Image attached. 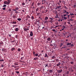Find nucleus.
Listing matches in <instances>:
<instances>
[{
  "label": "nucleus",
  "mask_w": 76,
  "mask_h": 76,
  "mask_svg": "<svg viewBox=\"0 0 76 76\" xmlns=\"http://www.w3.org/2000/svg\"><path fill=\"white\" fill-rule=\"evenodd\" d=\"M23 58H23V57H22L21 58V60H23Z\"/></svg>",
  "instance_id": "46"
},
{
  "label": "nucleus",
  "mask_w": 76,
  "mask_h": 76,
  "mask_svg": "<svg viewBox=\"0 0 76 76\" xmlns=\"http://www.w3.org/2000/svg\"><path fill=\"white\" fill-rule=\"evenodd\" d=\"M13 17V18H15L16 16L15 15H14Z\"/></svg>",
  "instance_id": "51"
},
{
  "label": "nucleus",
  "mask_w": 76,
  "mask_h": 76,
  "mask_svg": "<svg viewBox=\"0 0 76 76\" xmlns=\"http://www.w3.org/2000/svg\"><path fill=\"white\" fill-rule=\"evenodd\" d=\"M70 16H72V15H74V14H73L72 13H70Z\"/></svg>",
  "instance_id": "28"
},
{
  "label": "nucleus",
  "mask_w": 76,
  "mask_h": 76,
  "mask_svg": "<svg viewBox=\"0 0 76 76\" xmlns=\"http://www.w3.org/2000/svg\"><path fill=\"white\" fill-rule=\"evenodd\" d=\"M25 20L26 21H27V20H28V18H26L25 19Z\"/></svg>",
  "instance_id": "56"
},
{
  "label": "nucleus",
  "mask_w": 76,
  "mask_h": 76,
  "mask_svg": "<svg viewBox=\"0 0 76 76\" xmlns=\"http://www.w3.org/2000/svg\"><path fill=\"white\" fill-rule=\"evenodd\" d=\"M18 9H19V8H18V7H17L13 10V11H16V10H18Z\"/></svg>",
  "instance_id": "6"
},
{
  "label": "nucleus",
  "mask_w": 76,
  "mask_h": 76,
  "mask_svg": "<svg viewBox=\"0 0 76 76\" xmlns=\"http://www.w3.org/2000/svg\"><path fill=\"white\" fill-rule=\"evenodd\" d=\"M17 74H18V73H19V72H17V71H16L15 72Z\"/></svg>",
  "instance_id": "49"
},
{
  "label": "nucleus",
  "mask_w": 76,
  "mask_h": 76,
  "mask_svg": "<svg viewBox=\"0 0 76 76\" xmlns=\"http://www.w3.org/2000/svg\"><path fill=\"white\" fill-rule=\"evenodd\" d=\"M63 71V70L62 69H58L57 70V72L58 73H61Z\"/></svg>",
  "instance_id": "3"
},
{
  "label": "nucleus",
  "mask_w": 76,
  "mask_h": 76,
  "mask_svg": "<svg viewBox=\"0 0 76 76\" xmlns=\"http://www.w3.org/2000/svg\"><path fill=\"white\" fill-rule=\"evenodd\" d=\"M42 8H44V7H43V6H42L40 8V9H42Z\"/></svg>",
  "instance_id": "34"
},
{
  "label": "nucleus",
  "mask_w": 76,
  "mask_h": 76,
  "mask_svg": "<svg viewBox=\"0 0 76 76\" xmlns=\"http://www.w3.org/2000/svg\"><path fill=\"white\" fill-rule=\"evenodd\" d=\"M8 10L9 11V12H11V11H12V10H11V9H9Z\"/></svg>",
  "instance_id": "54"
},
{
  "label": "nucleus",
  "mask_w": 76,
  "mask_h": 76,
  "mask_svg": "<svg viewBox=\"0 0 76 76\" xmlns=\"http://www.w3.org/2000/svg\"><path fill=\"white\" fill-rule=\"evenodd\" d=\"M60 65V63L59 62V63H58V64H57V66H59Z\"/></svg>",
  "instance_id": "18"
},
{
  "label": "nucleus",
  "mask_w": 76,
  "mask_h": 76,
  "mask_svg": "<svg viewBox=\"0 0 76 76\" xmlns=\"http://www.w3.org/2000/svg\"><path fill=\"white\" fill-rule=\"evenodd\" d=\"M63 16H66V14H65Z\"/></svg>",
  "instance_id": "64"
},
{
  "label": "nucleus",
  "mask_w": 76,
  "mask_h": 76,
  "mask_svg": "<svg viewBox=\"0 0 76 76\" xmlns=\"http://www.w3.org/2000/svg\"><path fill=\"white\" fill-rule=\"evenodd\" d=\"M25 4V3H23L22 4V5H24Z\"/></svg>",
  "instance_id": "63"
},
{
  "label": "nucleus",
  "mask_w": 76,
  "mask_h": 76,
  "mask_svg": "<svg viewBox=\"0 0 76 76\" xmlns=\"http://www.w3.org/2000/svg\"><path fill=\"white\" fill-rule=\"evenodd\" d=\"M31 40H33V38H32V37H31Z\"/></svg>",
  "instance_id": "60"
},
{
  "label": "nucleus",
  "mask_w": 76,
  "mask_h": 76,
  "mask_svg": "<svg viewBox=\"0 0 76 76\" xmlns=\"http://www.w3.org/2000/svg\"><path fill=\"white\" fill-rule=\"evenodd\" d=\"M15 38H18V35H16V36H15Z\"/></svg>",
  "instance_id": "58"
},
{
  "label": "nucleus",
  "mask_w": 76,
  "mask_h": 76,
  "mask_svg": "<svg viewBox=\"0 0 76 76\" xmlns=\"http://www.w3.org/2000/svg\"><path fill=\"white\" fill-rule=\"evenodd\" d=\"M1 66L2 67H4V65L3 64H1Z\"/></svg>",
  "instance_id": "55"
},
{
  "label": "nucleus",
  "mask_w": 76,
  "mask_h": 76,
  "mask_svg": "<svg viewBox=\"0 0 76 76\" xmlns=\"http://www.w3.org/2000/svg\"><path fill=\"white\" fill-rule=\"evenodd\" d=\"M34 60H37V58H34Z\"/></svg>",
  "instance_id": "31"
},
{
  "label": "nucleus",
  "mask_w": 76,
  "mask_h": 76,
  "mask_svg": "<svg viewBox=\"0 0 76 76\" xmlns=\"http://www.w3.org/2000/svg\"><path fill=\"white\" fill-rule=\"evenodd\" d=\"M41 59L42 60H44V58H43V57H42V58H41Z\"/></svg>",
  "instance_id": "47"
},
{
  "label": "nucleus",
  "mask_w": 76,
  "mask_h": 76,
  "mask_svg": "<svg viewBox=\"0 0 76 76\" xmlns=\"http://www.w3.org/2000/svg\"><path fill=\"white\" fill-rule=\"evenodd\" d=\"M64 18L65 20L67 19V18L64 17Z\"/></svg>",
  "instance_id": "43"
},
{
  "label": "nucleus",
  "mask_w": 76,
  "mask_h": 76,
  "mask_svg": "<svg viewBox=\"0 0 76 76\" xmlns=\"http://www.w3.org/2000/svg\"><path fill=\"white\" fill-rule=\"evenodd\" d=\"M39 22H40V20H39L37 21H36V24L37 25H39Z\"/></svg>",
  "instance_id": "4"
},
{
  "label": "nucleus",
  "mask_w": 76,
  "mask_h": 76,
  "mask_svg": "<svg viewBox=\"0 0 76 76\" xmlns=\"http://www.w3.org/2000/svg\"><path fill=\"white\" fill-rule=\"evenodd\" d=\"M71 64H73V61H72L71 62Z\"/></svg>",
  "instance_id": "59"
},
{
  "label": "nucleus",
  "mask_w": 76,
  "mask_h": 76,
  "mask_svg": "<svg viewBox=\"0 0 76 76\" xmlns=\"http://www.w3.org/2000/svg\"><path fill=\"white\" fill-rule=\"evenodd\" d=\"M15 31H16V32H18V31H19V28H16L15 29Z\"/></svg>",
  "instance_id": "8"
},
{
  "label": "nucleus",
  "mask_w": 76,
  "mask_h": 76,
  "mask_svg": "<svg viewBox=\"0 0 76 76\" xmlns=\"http://www.w3.org/2000/svg\"><path fill=\"white\" fill-rule=\"evenodd\" d=\"M66 74H69V71H67L66 72Z\"/></svg>",
  "instance_id": "24"
},
{
  "label": "nucleus",
  "mask_w": 76,
  "mask_h": 76,
  "mask_svg": "<svg viewBox=\"0 0 76 76\" xmlns=\"http://www.w3.org/2000/svg\"><path fill=\"white\" fill-rule=\"evenodd\" d=\"M63 48H66V46L65 45H64L63 46Z\"/></svg>",
  "instance_id": "25"
},
{
  "label": "nucleus",
  "mask_w": 76,
  "mask_h": 76,
  "mask_svg": "<svg viewBox=\"0 0 76 76\" xmlns=\"http://www.w3.org/2000/svg\"><path fill=\"white\" fill-rule=\"evenodd\" d=\"M15 48H11V50L12 51H13L14 50H15Z\"/></svg>",
  "instance_id": "14"
},
{
  "label": "nucleus",
  "mask_w": 76,
  "mask_h": 76,
  "mask_svg": "<svg viewBox=\"0 0 76 76\" xmlns=\"http://www.w3.org/2000/svg\"><path fill=\"white\" fill-rule=\"evenodd\" d=\"M31 17L28 15H27V16L26 17V18H30Z\"/></svg>",
  "instance_id": "10"
},
{
  "label": "nucleus",
  "mask_w": 76,
  "mask_h": 76,
  "mask_svg": "<svg viewBox=\"0 0 76 76\" xmlns=\"http://www.w3.org/2000/svg\"><path fill=\"white\" fill-rule=\"evenodd\" d=\"M68 24H70V22H68Z\"/></svg>",
  "instance_id": "62"
},
{
  "label": "nucleus",
  "mask_w": 76,
  "mask_h": 76,
  "mask_svg": "<svg viewBox=\"0 0 76 76\" xmlns=\"http://www.w3.org/2000/svg\"><path fill=\"white\" fill-rule=\"evenodd\" d=\"M40 5V3H39V2L37 3V5H38V6H39Z\"/></svg>",
  "instance_id": "40"
},
{
  "label": "nucleus",
  "mask_w": 76,
  "mask_h": 76,
  "mask_svg": "<svg viewBox=\"0 0 76 76\" xmlns=\"http://www.w3.org/2000/svg\"><path fill=\"white\" fill-rule=\"evenodd\" d=\"M36 12H38V8H37L36 10Z\"/></svg>",
  "instance_id": "42"
},
{
  "label": "nucleus",
  "mask_w": 76,
  "mask_h": 76,
  "mask_svg": "<svg viewBox=\"0 0 76 76\" xmlns=\"http://www.w3.org/2000/svg\"><path fill=\"white\" fill-rule=\"evenodd\" d=\"M69 45H70L69 44V42L67 43V46H69Z\"/></svg>",
  "instance_id": "38"
},
{
  "label": "nucleus",
  "mask_w": 76,
  "mask_h": 76,
  "mask_svg": "<svg viewBox=\"0 0 76 76\" xmlns=\"http://www.w3.org/2000/svg\"><path fill=\"white\" fill-rule=\"evenodd\" d=\"M52 58L53 59H54V58H56V56H53L52 57Z\"/></svg>",
  "instance_id": "20"
},
{
  "label": "nucleus",
  "mask_w": 76,
  "mask_h": 76,
  "mask_svg": "<svg viewBox=\"0 0 76 76\" xmlns=\"http://www.w3.org/2000/svg\"><path fill=\"white\" fill-rule=\"evenodd\" d=\"M54 13H55V14H57V11L56 10L54 11Z\"/></svg>",
  "instance_id": "21"
},
{
  "label": "nucleus",
  "mask_w": 76,
  "mask_h": 76,
  "mask_svg": "<svg viewBox=\"0 0 76 76\" xmlns=\"http://www.w3.org/2000/svg\"><path fill=\"white\" fill-rule=\"evenodd\" d=\"M23 29L24 31H26L27 32L28 31L27 30H26V28H23Z\"/></svg>",
  "instance_id": "19"
},
{
  "label": "nucleus",
  "mask_w": 76,
  "mask_h": 76,
  "mask_svg": "<svg viewBox=\"0 0 76 76\" xmlns=\"http://www.w3.org/2000/svg\"><path fill=\"white\" fill-rule=\"evenodd\" d=\"M64 9H67V8L66 6H65V7H64Z\"/></svg>",
  "instance_id": "44"
},
{
  "label": "nucleus",
  "mask_w": 76,
  "mask_h": 76,
  "mask_svg": "<svg viewBox=\"0 0 76 76\" xmlns=\"http://www.w3.org/2000/svg\"><path fill=\"white\" fill-rule=\"evenodd\" d=\"M65 12H64V13H66L67 12V11L66 10H64Z\"/></svg>",
  "instance_id": "50"
},
{
  "label": "nucleus",
  "mask_w": 76,
  "mask_h": 76,
  "mask_svg": "<svg viewBox=\"0 0 76 76\" xmlns=\"http://www.w3.org/2000/svg\"><path fill=\"white\" fill-rule=\"evenodd\" d=\"M31 19H34V16H32L31 17Z\"/></svg>",
  "instance_id": "37"
},
{
  "label": "nucleus",
  "mask_w": 76,
  "mask_h": 76,
  "mask_svg": "<svg viewBox=\"0 0 76 76\" xmlns=\"http://www.w3.org/2000/svg\"><path fill=\"white\" fill-rule=\"evenodd\" d=\"M63 45V43H61V46H62V45Z\"/></svg>",
  "instance_id": "48"
},
{
  "label": "nucleus",
  "mask_w": 76,
  "mask_h": 76,
  "mask_svg": "<svg viewBox=\"0 0 76 76\" xmlns=\"http://www.w3.org/2000/svg\"><path fill=\"white\" fill-rule=\"evenodd\" d=\"M61 6H58L57 7V10L58 12H60V10H61Z\"/></svg>",
  "instance_id": "1"
},
{
  "label": "nucleus",
  "mask_w": 76,
  "mask_h": 76,
  "mask_svg": "<svg viewBox=\"0 0 76 76\" xmlns=\"http://www.w3.org/2000/svg\"><path fill=\"white\" fill-rule=\"evenodd\" d=\"M15 70H19V68H17L15 69Z\"/></svg>",
  "instance_id": "52"
},
{
  "label": "nucleus",
  "mask_w": 76,
  "mask_h": 76,
  "mask_svg": "<svg viewBox=\"0 0 76 76\" xmlns=\"http://www.w3.org/2000/svg\"><path fill=\"white\" fill-rule=\"evenodd\" d=\"M6 7V5H4L3 6V7Z\"/></svg>",
  "instance_id": "32"
},
{
  "label": "nucleus",
  "mask_w": 76,
  "mask_h": 76,
  "mask_svg": "<svg viewBox=\"0 0 76 76\" xmlns=\"http://www.w3.org/2000/svg\"><path fill=\"white\" fill-rule=\"evenodd\" d=\"M17 67H19V66H14V68L15 69V68H17Z\"/></svg>",
  "instance_id": "36"
},
{
  "label": "nucleus",
  "mask_w": 76,
  "mask_h": 76,
  "mask_svg": "<svg viewBox=\"0 0 76 76\" xmlns=\"http://www.w3.org/2000/svg\"><path fill=\"white\" fill-rule=\"evenodd\" d=\"M59 3H61V0H59Z\"/></svg>",
  "instance_id": "61"
},
{
  "label": "nucleus",
  "mask_w": 76,
  "mask_h": 76,
  "mask_svg": "<svg viewBox=\"0 0 76 76\" xmlns=\"http://www.w3.org/2000/svg\"><path fill=\"white\" fill-rule=\"evenodd\" d=\"M70 46H71V47H74V45H73V44H71Z\"/></svg>",
  "instance_id": "16"
},
{
  "label": "nucleus",
  "mask_w": 76,
  "mask_h": 76,
  "mask_svg": "<svg viewBox=\"0 0 76 76\" xmlns=\"http://www.w3.org/2000/svg\"><path fill=\"white\" fill-rule=\"evenodd\" d=\"M33 32H32V31H31L30 32V36H29V37H32L33 36Z\"/></svg>",
  "instance_id": "5"
},
{
  "label": "nucleus",
  "mask_w": 76,
  "mask_h": 76,
  "mask_svg": "<svg viewBox=\"0 0 76 76\" xmlns=\"http://www.w3.org/2000/svg\"><path fill=\"white\" fill-rule=\"evenodd\" d=\"M56 25H58V22H56Z\"/></svg>",
  "instance_id": "23"
},
{
  "label": "nucleus",
  "mask_w": 76,
  "mask_h": 76,
  "mask_svg": "<svg viewBox=\"0 0 76 76\" xmlns=\"http://www.w3.org/2000/svg\"><path fill=\"white\" fill-rule=\"evenodd\" d=\"M18 51H19V52L20 51V48L18 49Z\"/></svg>",
  "instance_id": "29"
},
{
  "label": "nucleus",
  "mask_w": 76,
  "mask_h": 76,
  "mask_svg": "<svg viewBox=\"0 0 76 76\" xmlns=\"http://www.w3.org/2000/svg\"><path fill=\"white\" fill-rule=\"evenodd\" d=\"M50 19H51V20H50V22L51 23H52L53 21V19L51 18H50Z\"/></svg>",
  "instance_id": "7"
},
{
  "label": "nucleus",
  "mask_w": 76,
  "mask_h": 76,
  "mask_svg": "<svg viewBox=\"0 0 76 76\" xmlns=\"http://www.w3.org/2000/svg\"><path fill=\"white\" fill-rule=\"evenodd\" d=\"M4 4H7V5H8V4H10V3L9 2H8L7 1H5L4 2Z\"/></svg>",
  "instance_id": "2"
},
{
  "label": "nucleus",
  "mask_w": 76,
  "mask_h": 76,
  "mask_svg": "<svg viewBox=\"0 0 76 76\" xmlns=\"http://www.w3.org/2000/svg\"><path fill=\"white\" fill-rule=\"evenodd\" d=\"M39 19H42V18H41V17L40 16H39L38 18Z\"/></svg>",
  "instance_id": "39"
},
{
  "label": "nucleus",
  "mask_w": 76,
  "mask_h": 76,
  "mask_svg": "<svg viewBox=\"0 0 76 76\" xmlns=\"http://www.w3.org/2000/svg\"><path fill=\"white\" fill-rule=\"evenodd\" d=\"M3 42H0V45H3Z\"/></svg>",
  "instance_id": "15"
},
{
  "label": "nucleus",
  "mask_w": 76,
  "mask_h": 76,
  "mask_svg": "<svg viewBox=\"0 0 76 76\" xmlns=\"http://www.w3.org/2000/svg\"><path fill=\"white\" fill-rule=\"evenodd\" d=\"M39 13H37V16H39Z\"/></svg>",
  "instance_id": "30"
},
{
  "label": "nucleus",
  "mask_w": 76,
  "mask_h": 76,
  "mask_svg": "<svg viewBox=\"0 0 76 76\" xmlns=\"http://www.w3.org/2000/svg\"><path fill=\"white\" fill-rule=\"evenodd\" d=\"M49 72L50 73H53V70L50 69L49 70Z\"/></svg>",
  "instance_id": "13"
},
{
  "label": "nucleus",
  "mask_w": 76,
  "mask_h": 76,
  "mask_svg": "<svg viewBox=\"0 0 76 76\" xmlns=\"http://www.w3.org/2000/svg\"><path fill=\"white\" fill-rule=\"evenodd\" d=\"M2 9L4 10H6V7L3 8Z\"/></svg>",
  "instance_id": "45"
},
{
  "label": "nucleus",
  "mask_w": 76,
  "mask_h": 76,
  "mask_svg": "<svg viewBox=\"0 0 76 76\" xmlns=\"http://www.w3.org/2000/svg\"><path fill=\"white\" fill-rule=\"evenodd\" d=\"M48 19V17H45V20H47V19Z\"/></svg>",
  "instance_id": "11"
},
{
  "label": "nucleus",
  "mask_w": 76,
  "mask_h": 76,
  "mask_svg": "<svg viewBox=\"0 0 76 76\" xmlns=\"http://www.w3.org/2000/svg\"><path fill=\"white\" fill-rule=\"evenodd\" d=\"M47 40L48 41H50V40H51V38L50 37H48L47 38Z\"/></svg>",
  "instance_id": "9"
},
{
  "label": "nucleus",
  "mask_w": 76,
  "mask_h": 76,
  "mask_svg": "<svg viewBox=\"0 0 76 76\" xmlns=\"http://www.w3.org/2000/svg\"><path fill=\"white\" fill-rule=\"evenodd\" d=\"M34 4V2H33L31 4V6H33Z\"/></svg>",
  "instance_id": "26"
},
{
  "label": "nucleus",
  "mask_w": 76,
  "mask_h": 76,
  "mask_svg": "<svg viewBox=\"0 0 76 76\" xmlns=\"http://www.w3.org/2000/svg\"><path fill=\"white\" fill-rule=\"evenodd\" d=\"M52 31L53 32H56V29H52Z\"/></svg>",
  "instance_id": "33"
},
{
  "label": "nucleus",
  "mask_w": 76,
  "mask_h": 76,
  "mask_svg": "<svg viewBox=\"0 0 76 76\" xmlns=\"http://www.w3.org/2000/svg\"><path fill=\"white\" fill-rule=\"evenodd\" d=\"M14 65H18V63H15L14 64Z\"/></svg>",
  "instance_id": "53"
},
{
  "label": "nucleus",
  "mask_w": 76,
  "mask_h": 76,
  "mask_svg": "<svg viewBox=\"0 0 76 76\" xmlns=\"http://www.w3.org/2000/svg\"><path fill=\"white\" fill-rule=\"evenodd\" d=\"M48 67V64H46L45 65V67Z\"/></svg>",
  "instance_id": "41"
},
{
  "label": "nucleus",
  "mask_w": 76,
  "mask_h": 76,
  "mask_svg": "<svg viewBox=\"0 0 76 76\" xmlns=\"http://www.w3.org/2000/svg\"><path fill=\"white\" fill-rule=\"evenodd\" d=\"M12 23L14 24H16V22H14L13 21Z\"/></svg>",
  "instance_id": "27"
},
{
  "label": "nucleus",
  "mask_w": 76,
  "mask_h": 76,
  "mask_svg": "<svg viewBox=\"0 0 76 76\" xmlns=\"http://www.w3.org/2000/svg\"><path fill=\"white\" fill-rule=\"evenodd\" d=\"M35 56L36 57H37L38 56V53H36L35 54Z\"/></svg>",
  "instance_id": "22"
},
{
  "label": "nucleus",
  "mask_w": 76,
  "mask_h": 76,
  "mask_svg": "<svg viewBox=\"0 0 76 76\" xmlns=\"http://www.w3.org/2000/svg\"><path fill=\"white\" fill-rule=\"evenodd\" d=\"M17 20H18V21H20V20H21V18H17Z\"/></svg>",
  "instance_id": "17"
},
{
  "label": "nucleus",
  "mask_w": 76,
  "mask_h": 76,
  "mask_svg": "<svg viewBox=\"0 0 76 76\" xmlns=\"http://www.w3.org/2000/svg\"><path fill=\"white\" fill-rule=\"evenodd\" d=\"M45 57H48V56H47V53H45Z\"/></svg>",
  "instance_id": "12"
},
{
  "label": "nucleus",
  "mask_w": 76,
  "mask_h": 76,
  "mask_svg": "<svg viewBox=\"0 0 76 76\" xmlns=\"http://www.w3.org/2000/svg\"><path fill=\"white\" fill-rule=\"evenodd\" d=\"M7 1H8V2H9V3H10V0H7Z\"/></svg>",
  "instance_id": "57"
},
{
  "label": "nucleus",
  "mask_w": 76,
  "mask_h": 76,
  "mask_svg": "<svg viewBox=\"0 0 76 76\" xmlns=\"http://www.w3.org/2000/svg\"><path fill=\"white\" fill-rule=\"evenodd\" d=\"M0 61H4V59L0 60Z\"/></svg>",
  "instance_id": "35"
}]
</instances>
